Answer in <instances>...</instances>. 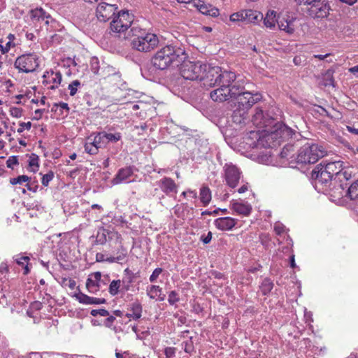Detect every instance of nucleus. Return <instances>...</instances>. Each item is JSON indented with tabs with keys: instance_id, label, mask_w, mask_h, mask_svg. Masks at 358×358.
<instances>
[{
	"instance_id": "obj_1",
	"label": "nucleus",
	"mask_w": 358,
	"mask_h": 358,
	"mask_svg": "<svg viewBox=\"0 0 358 358\" xmlns=\"http://www.w3.org/2000/svg\"><path fill=\"white\" fill-rule=\"evenodd\" d=\"M217 86L219 87L212 91L210 96L213 101L220 102L231 99L241 90H245L243 79L237 77L234 72L227 70H221Z\"/></svg>"
},
{
	"instance_id": "obj_2",
	"label": "nucleus",
	"mask_w": 358,
	"mask_h": 358,
	"mask_svg": "<svg viewBox=\"0 0 358 358\" xmlns=\"http://www.w3.org/2000/svg\"><path fill=\"white\" fill-rule=\"evenodd\" d=\"M187 54L184 49L168 45L157 51L152 57L151 62L159 70H166L170 66H178L185 62Z\"/></svg>"
},
{
	"instance_id": "obj_3",
	"label": "nucleus",
	"mask_w": 358,
	"mask_h": 358,
	"mask_svg": "<svg viewBox=\"0 0 358 358\" xmlns=\"http://www.w3.org/2000/svg\"><path fill=\"white\" fill-rule=\"evenodd\" d=\"M129 34L133 37L131 46L133 49L143 52H150L156 48L159 43L157 34L148 31L139 24H134L129 30Z\"/></svg>"
},
{
	"instance_id": "obj_4",
	"label": "nucleus",
	"mask_w": 358,
	"mask_h": 358,
	"mask_svg": "<svg viewBox=\"0 0 358 358\" xmlns=\"http://www.w3.org/2000/svg\"><path fill=\"white\" fill-rule=\"evenodd\" d=\"M327 153L325 148L317 143H306L299 150L296 158L298 164H310L317 162Z\"/></svg>"
},
{
	"instance_id": "obj_5",
	"label": "nucleus",
	"mask_w": 358,
	"mask_h": 358,
	"mask_svg": "<svg viewBox=\"0 0 358 358\" xmlns=\"http://www.w3.org/2000/svg\"><path fill=\"white\" fill-rule=\"evenodd\" d=\"M134 16L129 13L128 10H121L118 12L110 24V30L115 33H123L127 31L129 28L130 30L134 24H138L137 22H134Z\"/></svg>"
},
{
	"instance_id": "obj_6",
	"label": "nucleus",
	"mask_w": 358,
	"mask_h": 358,
	"mask_svg": "<svg viewBox=\"0 0 358 358\" xmlns=\"http://www.w3.org/2000/svg\"><path fill=\"white\" fill-rule=\"evenodd\" d=\"M205 64L201 62L185 63L180 69V74L185 80H201L203 74L205 73Z\"/></svg>"
},
{
	"instance_id": "obj_7",
	"label": "nucleus",
	"mask_w": 358,
	"mask_h": 358,
	"mask_svg": "<svg viewBox=\"0 0 358 358\" xmlns=\"http://www.w3.org/2000/svg\"><path fill=\"white\" fill-rule=\"evenodd\" d=\"M231 99H236L238 107H242L249 110L254 104L262 99V95L259 93H252L248 91L241 90L240 93L236 94Z\"/></svg>"
},
{
	"instance_id": "obj_8",
	"label": "nucleus",
	"mask_w": 358,
	"mask_h": 358,
	"mask_svg": "<svg viewBox=\"0 0 358 358\" xmlns=\"http://www.w3.org/2000/svg\"><path fill=\"white\" fill-rule=\"evenodd\" d=\"M330 10L328 0H316L308 8V13L313 18H326Z\"/></svg>"
},
{
	"instance_id": "obj_9",
	"label": "nucleus",
	"mask_w": 358,
	"mask_h": 358,
	"mask_svg": "<svg viewBox=\"0 0 358 358\" xmlns=\"http://www.w3.org/2000/svg\"><path fill=\"white\" fill-rule=\"evenodd\" d=\"M205 73L203 74L201 82L204 87H215L217 85L222 69L219 66H210L205 64Z\"/></svg>"
},
{
	"instance_id": "obj_10",
	"label": "nucleus",
	"mask_w": 358,
	"mask_h": 358,
	"mask_svg": "<svg viewBox=\"0 0 358 358\" xmlns=\"http://www.w3.org/2000/svg\"><path fill=\"white\" fill-rule=\"evenodd\" d=\"M106 144L107 142L104 140L102 132H99L87 138V141L85 144V150L90 155H96L99 150L105 148Z\"/></svg>"
},
{
	"instance_id": "obj_11",
	"label": "nucleus",
	"mask_w": 358,
	"mask_h": 358,
	"mask_svg": "<svg viewBox=\"0 0 358 358\" xmlns=\"http://www.w3.org/2000/svg\"><path fill=\"white\" fill-rule=\"evenodd\" d=\"M115 4L100 2L96 8V17L99 21L106 22L115 14L117 10Z\"/></svg>"
},
{
	"instance_id": "obj_12",
	"label": "nucleus",
	"mask_w": 358,
	"mask_h": 358,
	"mask_svg": "<svg viewBox=\"0 0 358 358\" xmlns=\"http://www.w3.org/2000/svg\"><path fill=\"white\" fill-rule=\"evenodd\" d=\"M224 178L227 184L231 188H235L241 179V172L239 169L232 164H226L224 166Z\"/></svg>"
},
{
	"instance_id": "obj_13",
	"label": "nucleus",
	"mask_w": 358,
	"mask_h": 358,
	"mask_svg": "<svg viewBox=\"0 0 358 358\" xmlns=\"http://www.w3.org/2000/svg\"><path fill=\"white\" fill-rule=\"evenodd\" d=\"M181 3H188L192 2L193 6L196 8L200 13L203 15L211 17H217L219 15V10L210 3H206L202 0H177Z\"/></svg>"
},
{
	"instance_id": "obj_14",
	"label": "nucleus",
	"mask_w": 358,
	"mask_h": 358,
	"mask_svg": "<svg viewBox=\"0 0 358 358\" xmlns=\"http://www.w3.org/2000/svg\"><path fill=\"white\" fill-rule=\"evenodd\" d=\"M52 19L49 14H47L41 8H30L26 15V22H31L34 24L41 21H45L46 24H49V20Z\"/></svg>"
},
{
	"instance_id": "obj_15",
	"label": "nucleus",
	"mask_w": 358,
	"mask_h": 358,
	"mask_svg": "<svg viewBox=\"0 0 358 358\" xmlns=\"http://www.w3.org/2000/svg\"><path fill=\"white\" fill-rule=\"evenodd\" d=\"M43 83L50 85L48 88L55 90L59 87L62 82V76L59 71H48L43 74Z\"/></svg>"
},
{
	"instance_id": "obj_16",
	"label": "nucleus",
	"mask_w": 358,
	"mask_h": 358,
	"mask_svg": "<svg viewBox=\"0 0 358 358\" xmlns=\"http://www.w3.org/2000/svg\"><path fill=\"white\" fill-rule=\"evenodd\" d=\"M312 178L317 180L321 184L327 185L333 179V177L324 166L323 163L318 164L312 171Z\"/></svg>"
},
{
	"instance_id": "obj_17",
	"label": "nucleus",
	"mask_w": 358,
	"mask_h": 358,
	"mask_svg": "<svg viewBox=\"0 0 358 358\" xmlns=\"http://www.w3.org/2000/svg\"><path fill=\"white\" fill-rule=\"evenodd\" d=\"M38 67V57L34 52H24V73L34 72Z\"/></svg>"
},
{
	"instance_id": "obj_18",
	"label": "nucleus",
	"mask_w": 358,
	"mask_h": 358,
	"mask_svg": "<svg viewBox=\"0 0 358 358\" xmlns=\"http://www.w3.org/2000/svg\"><path fill=\"white\" fill-rule=\"evenodd\" d=\"M157 185L161 190L166 195H170L171 193H177L178 192V185L171 178H163L157 182Z\"/></svg>"
},
{
	"instance_id": "obj_19",
	"label": "nucleus",
	"mask_w": 358,
	"mask_h": 358,
	"mask_svg": "<svg viewBox=\"0 0 358 358\" xmlns=\"http://www.w3.org/2000/svg\"><path fill=\"white\" fill-rule=\"evenodd\" d=\"M133 169L131 166H126L118 170L115 176L111 180L113 185H118L122 182H129L128 180L133 175Z\"/></svg>"
},
{
	"instance_id": "obj_20",
	"label": "nucleus",
	"mask_w": 358,
	"mask_h": 358,
	"mask_svg": "<svg viewBox=\"0 0 358 358\" xmlns=\"http://www.w3.org/2000/svg\"><path fill=\"white\" fill-rule=\"evenodd\" d=\"M237 220L231 217H219L214 221L215 226L221 231H229L236 224Z\"/></svg>"
},
{
	"instance_id": "obj_21",
	"label": "nucleus",
	"mask_w": 358,
	"mask_h": 358,
	"mask_svg": "<svg viewBox=\"0 0 358 358\" xmlns=\"http://www.w3.org/2000/svg\"><path fill=\"white\" fill-rule=\"evenodd\" d=\"M101 273L99 271L90 274L87 279L86 287L91 293L97 292L101 286Z\"/></svg>"
},
{
	"instance_id": "obj_22",
	"label": "nucleus",
	"mask_w": 358,
	"mask_h": 358,
	"mask_svg": "<svg viewBox=\"0 0 358 358\" xmlns=\"http://www.w3.org/2000/svg\"><path fill=\"white\" fill-rule=\"evenodd\" d=\"M248 109L237 106L231 115L233 123L239 126L245 124L248 121Z\"/></svg>"
},
{
	"instance_id": "obj_23",
	"label": "nucleus",
	"mask_w": 358,
	"mask_h": 358,
	"mask_svg": "<svg viewBox=\"0 0 358 358\" xmlns=\"http://www.w3.org/2000/svg\"><path fill=\"white\" fill-rule=\"evenodd\" d=\"M294 19L282 18L280 21L278 20V27L280 30L285 31L289 34H292L295 31V26L294 24Z\"/></svg>"
},
{
	"instance_id": "obj_24",
	"label": "nucleus",
	"mask_w": 358,
	"mask_h": 358,
	"mask_svg": "<svg viewBox=\"0 0 358 358\" xmlns=\"http://www.w3.org/2000/svg\"><path fill=\"white\" fill-rule=\"evenodd\" d=\"M232 209L238 214L248 216L252 211V206L248 203L234 202L231 203Z\"/></svg>"
},
{
	"instance_id": "obj_25",
	"label": "nucleus",
	"mask_w": 358,
	"mask_h": 358,
	"mask_svg": "<svg viewBox=\"0 0 358 358\" xmlns=\"http://www.w3.org/2000/svg\"><path fill=\"white\" fill-rule=\"evenodd\" d=\"M322 163L325 169L327 170V172L329 171V173H330L332 177H334V176H336V178L343 166V162L341 161H335L328 163Z\"/></svg>"
},
{
	"instance_id": "obj_26",
	"label": "nucleus",
	"mask_w": 358,
	"mask_h": 358,
	"mask_svg": "<svg viewBox=\"0 0 358 358\" xmlns=\"http://www.w3.org/2000/svg\"><path fill=\"white\" fill-rule=\"evenodd\" d=\"M262 18L263 15L260 12L253 10H244V22L245 23H255Z\"/></svg>"
},
{
	"instance_id": "obj_27",
	"label": "nucleus",
	"mask_w": 358,
	"mask_h": 358,
	"mask_svg": "<svg viewBox=\"0 0 358 358\" xmlns=\"http://www.w3.org/2000/svg\"><path fill=\"white\" fill-rule=\"evenodd\" d=\"M127 256V252L126 248H124L122 245L120 247L118 251L117 252L116 256H110L106 258V261L109 263H118L122 264V261H124Z\"/></svg>"
},
{
	"instance_id": "obj_28",
	"label": "nucleus",
	"mask_w": 358,
	"mask_h": 358,
	"mask_svg": "<svg viewBox=\"0 0 358 358\" xmlns=\"http://www.w3.org/2000/svg\"><path fill=\"white\" fill-rule=\"evenodd\" d=\"M252 122L257 127H266V120L264 116L263 110L259 108H256L255 115L252 117Z\"/></svg>"
},
{
	"instance_id": "obj_29",
	"label": "nucleus",
	"mask_w": 358,
	"mask_h": 358,
	"mask_svg": "<svg viewBox=\"0 0 358 358\" xmlns=\"http://www.w3.org/2000/svg\"><path fill=\"white\" fill-rule=\"evenodd\" d=\"M275 17L276 12L274 10H268L264 19V25L270 29L274 28L275 27V22H278Z\"/></svg>"
},
{
	"instance_id": "obj_30",
	"label": "nucleus",
	"mask_w": 358,
	"mask_h": 358,
	"mask_svg": "<svg viewBox=\"0 0 358 358\" xmlns=\"http://www.w3.org/2000/svg\"><path fill=\"white\" fill-rule=\"evenodd\" d=\"M200 200L204 206L211 201V192L208 187L203 186L200 189Z\"/></svg>"
},
{
	"instance_id": "obj_31",
	"label": "nucleus",
	"mask_w": 358,
	"mask_h": 358,
	"mask_svg": "<svg viewBox=\"0 0 358 358\" xmlns=\"http://www.w3.org/2000/svg\"><path fill=\"white\" fill-rule=\"evenodd\" d=\"M293 134V131L287 127V126L284 125L282 127H281L279 130L275 131L273 134L271 135V137L272 138L277 137L278 135H280V138L283 140L287 138V137L292 136Z\"/></svg>"
},
{
	"instance_id": "obj_32",
	"label": "nucleus",
	"mask_w": 358,
	"mask_h": 358,
	"mask_svg": "<svg viewBox=\"0 0 358 358\" xmlns=\"http://www.w3.org/2000/svg\"><path fill=\"white\" fill-rule=\"evenodd\" d=\"M28 156V155H27ZM38 156L36 154L31 153L29 155L28 159V167L27 169L34 173L36 172L38 170Z\"/></svg>"
},
{
	"instance_id": "obj_33",
	"label": "nucleus",
	"mask_w": 358,
	"mask_h": 358,
	"mask_svg": "<svg viewBox=\"0 0 358 358\" xmlns=\"http://www.w3.org/2000/svg\"><path fill=\"white\" fill-rule=\"evenodd\" d=\"M90 67L92 71L94 74H100L103 76H106V74L104 73L105 70L103 67L101 68L99 64V61L97 57H92L90 61Z\"/></svg>"
},
{
	"instance_id": "obj_34",
	"label": "nucleus",
	"mask_w": 358,
	"mask_h": 358,
	"mask_svg": "<svg viewBox=\"0 0 358 358\" xmlns=\"http://www.w3.org/2000/svg\"><path fill=\"white\" fill-rule=\"evenodd\" d=\"M273 288V282L268 278H264L260 285V291L264 295H266L271 292Z\"/></svg>"
},
{
	"instance_id": "obj_35",
	"label": "nucleus",
	"mask_w": 358,
	"mask_h": 358,
	"mask_svg": "<svg viewBox=\"0 0 358 358\" xmlns=\"http://www.w3.org/2000/svg\"><path fill=\"white\" fill-rule=\"evenodd\" d=\"M346 195H348L351 200L358 199V179L348 187Z\"/></svg>"
},
{
	"instance_id": "obj_36",
	"label": "nucleus",
	"mask_w": 358,
	"mask_h": 358,
	"mask_svg": "<svg viewBox=\"0 0 358 358\" xmlns=\"http://www.w3.org/2000/svg\"><path fill=\"white\" fill-rule=\"evenodd\" d=\"M162 288L158 285H150L147 287V294L150 299H155L160 296Z\"/></svg>"
},
{
	"instance_id": "obj_37",
	"label": "nucleus",
	"mask_w": 358,
	"mask_h": 358,
	"mask_svg": "<svg viewBox=\"0 0 358 358\" xmlns=\"http://www.w3.org/2000/svg\"><path fill=\"white\" fill-rule=\"evenodd\" d=\"M102 134H103L104 140L106 142L116 143L122 138V135L119 132H117L115 134L102 132Z\"/></svg>"
},
{
	"instance_id": "obj_38",
	"label": "nucleus",
	"mask_w": 358,
	"mask_h": 358,
	"mask_svg": "<svg viewBox=\"0 0 358 358\" xmlns=\"http://www.w3.org/2000/svg\"><path fill=\"white\" fill-rule=\"evenodd\" d=\"M59 108L60 110V114H64V112H65V115H67L69 114V107L66 103H64V102L55 103L52 108V111L57 112Z\"/></svg>"
},
{
	"instance_id": "obj_39",
	"label": "nucleus",
	"mask_w": 358,
	"mask_h": 358,
	"mask_svg": "<svg viewBox=\"0 0 358 358\" xmlns=\"http://www.w3.org/2000/svg\"><path fill=\"white\" fill-rule=\"evenodd\" d=\"M120 285H121L120 280H113L109 285V288H108L109 293L112 296L117 295L119 292V289L120 287Z\"/></svg>"
},
{
	"instance_id": "obj_40",
	"label": "nucleus",
	"mask_w": 358,
	"mask_h": 358,
	"mask_svg": "<svg viewBox=\"0 0 358 358\" xmlns=\"http://www.w3.org/2000/svg\"><path fill=\"white\" fill-rule=\"evenodd\" d=\"M352 177V175L351 171L348 169H343V168H341L337 178L342 182L343 180L348 181L350 180Z\"/></svg>"
},
{
	"instance_id": "obj_41",
	"label": "nucleus",
	"mask_w": 358,
	"mask_h": 358,
	"mask_svg": "<svg viewBox=\"0 0 358 358\" xmlns=\"http://www.w3.org/2000/svg\"><path fill=\"white\" fill-rule=\"evenodd\" d=\"M24 182H27L26 187L29 191L32 192H36L37 191L38 185L36 180L31 182L30 178L28 176L24 175Z\"/></svg>"
},
{
	"instance_id": "obj_42",
	"label": "nucleus",
	"mask_w": 358,
	"mask_h": 358,
	"mask_svg": "<svg viewBox=\"0 0 358 358\" xmlns=\"http://www.w3.org/2000/svg\"><path fill=\"white\" fill-rule=\"evenodd\" d=\"M74 296L80 303L84 304H90L91 301L93 300L92 299H91V296H89L80 292H79L77 294H75Z\"/></svg>"
},
{
	"instance_id": "obj_43",
	"label": "nucleus",
	"mask_w": 358,
	"mask_h": 358,
	"mask_svg": "<svg viewBox=\"0 0 358 358\" xmlns=\"http://www.w3.org/2000/svg\"><path fill=\"white\" fill-rule=\"evenodd\" d=\"M80 85L81 83L78 80H75L69 85L68 89L70 91L71 96H74L77 93L78 88Z\"/></svg>"
},
{
	"instance_id": "obj_44",
	"label": "nucleus",
	"mask_w": 358,
	"mask_h": 358,
	"mask_svg": "<svg viewBox=\"0 0 358 358\" xmlns=\"http://www.w3.org/2000/svg\"><path fill=\"white\" fill-rule=\"evenodd\" d=\"M54 178V172L52 171H48L46 174L43 175L41 178V183L44 187H48L49 182Z\"/></svg>"
},
{
	"instance_id": "obj_45",
	"label": "nucleus",
	"mask_w": 358,
	"mask_h": 358,
	"mask_svg": "<svg viewBox=\"0 0 358 358\" xmlns=\"http://www.w3.org/2000/svg\"><path fill=\"white\" fill-rule=\"evenodd\" d=\"M179 294L176 291L173 290L169 292L168 296V301L171 305L176 304L177 302L179 301Z\"/></svg>"
},
{
	"instance_id": "obj_46",
	"label": "nucleus",
	"mask_w": 358,
	"mask_h": 358,
	"mask_svg": "<svg viewBox=\"0 0 358 358\" xmlns=\"http://www.w3.org/2000/svg\"><path fill=\"white\" fill-rule=\"evenodd\" d=\"M19 165V160L17 156H10L6 161V166L8 168L14 169L15 166Z\"/></svg>"
},
{
	"instance_id": "obj_47",
	"label": "nucleus",
	"mask_w": 358,
	"mask_h": 358,
	"mask_svg": "<svg viewBox=\"0 0 358 358\" xmlns=\"http://www.w3.org/2000/svg\"><path fill=\"white\" fill-rule=\"evenodd\" d=\"M229 19L231 22H244V10L233 13Z\"/></svg>"
},
{
	"instance_id": "obj_48",
	"label": "nucleus",
	"mask_w": 358,
	"mask_h": 358,
	"mask_svg": "<svg viewBox=\"0 0 358 358\" xmlns=\"http://www.w3.org/2000/svg\"><path fill=\"white\" fill-rule=\"evenodd\" d=\"M163 269L162 268H156L149 278V280L150 282H157V278L162 273Z\"/></svg>"
},
{
	"instance_id": "obj_49",
	"label": "nucleus",
	"mask_w": 358,
	"mask_h": 358,
	"mask_svg": "<svg viewBox=\"0 0 358 358\" xmlns=\"http://www.w3.org/2000/svg\"><path fill=\"white\" fill-rule=\"evenodd\" d=\"M182 345H184V351L188 354H192L194 350V348L192 341L183 342Z\"/></svg>"
},
{
	"instance_id": "obj_50",
	"label": "nucleus",
	"mask_w": 358,
	"mask_h": 358,
	"mask_svg": "<svg viewBox=\"0 0 358 358\" xmlns=\"http://www.w3.org/2000/svg\"><path fill=\"white\" fill-rule=\"evenodd\" d=\"M285 230V227L283 224L280 222H277L274 224V231L278 235H281L284 233Z\"/></svg>"
},
{
	"instance_id": "obj_51",
	"label": "nucleus",
	"mask_w": 358,
	"mask_h": 358,
	"mask_svg": "<svg viewBox=\"0 0 358 358\" xmlns=\"http://www.w3.org/2000/svg\"><path fill=\"white\" fill-rule=\"evenodd\" d=\"M176 349L172 347H167L164 349V354L166 358H174L176 355Z\"/></svg>"
},
{
	"instance_id": "obj_52",
	"label": "nucleus",
	"mask_w": 358,
	"mask_h": 358,
	"mask_svg": "<svg viewBox=\"0 0 358 358\" xmlns=\"http://www.w3.org/2000/svg\"><path fill=\"white\" fill-rule=\"evenodd\" d=\"M63 285L69 287L71 289H73L76 287V282L71 278H64Z\"/></svg>"
},
{
	"instance_id": "obj_53",
	"label": "nucleus",
	"mask_w": 358,
	"mask_h": 358,
	"mask_svg": "<svg viewBox=\"0 0 358 358\" xmlns=\"http://www.w3.org/2000/svg\"><path fill=\"white\" fill-rule=\"evenodd\" d=\"M250 137L252 138H257V146L261 145L262 143L263 139L261 138L259 131H251L250 132Z\"/></svg>"
},
{
	"instance_id": "obj_54",
	"label": "nucleus",
	"mask_w": 358,
	"mask_h": 358,
	"mask_svg": "<svg viewBox=\"0 0 358 358\" xmlns=\"http://www.w3.org/2000/svg\"><path fill=\"white\" fill-rule=\"evenodd\" d=\"M10 115L15 117H20L22 115V110L18 108L13 107L10 109Z\"/></svg>"
},
{
	"instance_id": "obj_55",
	"label": "nucleus",
	"mask_w": 358,
	"mask_h": 358,
	"mask_svg": "<svg viewBox=\"0 0 358 358\" xmlns=\"http://www.w3.org/2000/svg\"><path fill=\"white\" fill-rule=\"evenodd\" d=\"M10 183L13 185H15L17 184H22V175L18 176L16 178H12L10 179Z\"/></svg>"
},
{
	"instance_id": "obj_56",
	"label": "nucleus",
	"mask_w": 358,
	"mask_h": 358,
	"mask_svg": "<svg viewBox=\"0 0 358 358\" xmlns=\"http://www.w3.org/2000/svg\"><path fill=\"white\" fill-rule=\"evenodd\" d=\"M41 307H42V303L39 301H34L33 303H31V311L33 312V311H36V310H39L41 309Z\"/></svg>"
},
{
	"instance_id": "obj_57",
	"label": "nucleus",
	"mask_w": 358,
	"mask_h": 358,
	"mask_svg": "<svg viewBox=\"0 0 358 358\" xmlns=\"http://www.w3.org/2000/svg\"><path fill=\"white\" fill-rule=\"evenodd\" d=\"M211 239H212V232L211 231H209L206 236H201V241L204 244L209 243L211 241Z\"/></svg>"
},
{
	"instance_id": "obj_58",
	"label": "nucleus",
	"mask_w": 358,
	"mask_h": 358,
	"mask_svg": "<svg viewBox=\"0 0 358 358\" xmlns=\"http://www.w3.org/2000/svg\"><path fill=\"white\" fill-rule=\"evenodd\" d=\"M316 0H294L296 5H307L310 6L313 2H315Z\"/></svg>"
},
{
	"instance_id": "obj_59",
	"label": "nucleus",
	"mask_w": 358,
	"mask_h": 358,
	"mask_svg": "<svg viewBox=\"0 0 358 358\" xmlns=\"http://www.w3.org/2000/svg\"><path fill=\"white\" fill-rule=\"evenodd\" d=\"M115 317L110 315L109 317H108L107 318H106L104 320V322H103V324L106 327H110L112 324V323L113 322V321L115 320Z\"/></svg>"
},
{
	"instance_id": "obj_60",
	"label": "nucleus",
	"mask_w": 358,
	"mask_h": 358,
	"mask_svg": "<svg viewBox=\"0 0 358 358\" xmlns=\"http://www.w3.org/2000/svg\"><path fill=\"white\" fill-rule=\"evenodd\" d=\"M132 310L134 313H138L141 311V306L139 303L135 302L132 303Z\"/></svg>"
},
{
	"instance_id": "obj_61",
	"label": "nucleus",
	"mask_w": 358,
	"mask_h": 358,
	"mask_svg": "<svg viewBox=\"0 0 358 358\" xmlns=\"http://www.w3.org/2000/svg\"><path fill=\"white\" fill-rule=\"evenodd\" d=\"M43 112V109H36L34 111V115L33 118L35 120H39L40 118H41Z\"/></svg>"
},
{
	"instance_id": "obj_62",
	"label": "nucleus",
	"mask_w": 358,
	"mask_h": 358,
	"mask_svg": "<svg viewBox=\"0 0 358 358\" xmlns=\"http://www.w3.org/2000/svg\"><path fill=\"white\" fill-rule=\"evenodd\" d=\"M22 62V56H19L15 62V68L18 69L20 71H22V68L21 67Z\"/></svg>"
},
{
	"instance_id": "obj_63",
	"label": "nucleus",
	"mask_w": 358,
	"mask_h": 358,
	"mask_svg": "<svg viewBox=\"0 0 358 358\" xmlns=\"http://www.w3.org/2000/svg\"><path fill=\"white\" fill-rule=\"evenodd\" d=\"M93 300L91 301L90 304H101L105 302V299L91 297Z\"/></svg>"
},
{
	"instance_id": "obj_64",
	"label": "nucleus",
	"mask_w": 358,
	"mask_h": 358,
	"mask_svg": "<svg viewBox=\"0 0 358 358\" xmlns=\"http://www.w3.org/2000/svg\"><path fill=\"white\" fill-rule=\"evenodd\" d=\"M96 260L99 262H102L106 261L105 255L103 253L98 252L96 255Z\"/></svg>"
}]
</instances>
